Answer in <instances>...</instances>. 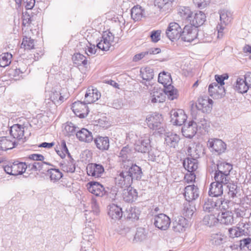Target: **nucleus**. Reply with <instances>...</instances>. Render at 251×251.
<instances>
[{
  "instance_id": "obj_1",
  "label": "nucleus",
  "mask_w": 251,
  "mask_h": 251,
  "mask_svg": "<svg viewBox=\"0 0 251 251\" xmlns=\"http://www.w3.org/2000/svg\"><path fill=\"white\" fill-rule=\"evenodd\" d=\"M142 171L140 167L134 164L131 166L124 164L122 170L118 172L115 178L117 185L121 188L131 185L133 179H140L142 176Z\"/></svg>"
},
{
  "instance_id": "obj_2",
  "label": "nucleus",
  "mask_w": 251,
  "mask_h": 251,
  "mask_svg": "<svg viewBox=\"0 0 251 251\" xmlns=\"http://www.w3.org/2000/svg\"><path fill=\"white\" fill-rule=\"evenodd\" d=\"M85 215L86 220L89 221L86 223L85 227L82 232L81 247L90 248L95 242V225L91 222L92 218L89 217L87 213H85Z\"/></svg>"
},
{
  "instance_id": "obj_3",
  "label": "nucleus",
  "mask_w": 251,
  "mask_h": 251,
  "mask_svg": "<svg viewBox=\"0 0 251 251\" xmlns=\"http://www.w3.org/2000/svg\"><path fill=\"white\" fill-rule=\"evenodd\" d=\"M68 98V94L65 89H60L54 88L50 90V87L47 85L45 90V100H50L55 105L62 103Z\"/></svg>"
},
{
  "instance_id": "obj_4",
  "label": "nucleus",
  "mask_w": 251,
  "mask_h": 251,
  "mask_svg": "<svg viewBox=\"0 0 251 251\" xmlns=\"http://www.w3.org/2000/svg\"><path fill=\"white\" fill-rule=\"evenodd\" d=\"M114 35L109 30L103 32L100 40L97 43V47L100 50L107 51L116 43Z\"/></svg>"
},
{
  "instance_id": "obj_5",
  "label": "nucleus",
  "mask_w": 251,
  "mask_h": 251,
  "mask_svg": "<svg viewBox=\"0 0 251 251\" xmlns=\"http://www.w3.org/2000/svg\"><path fill=\"white\" fill-rule=\"evenodd\" d=\"M26 168L27 165L25 163L16 160L5 165L4 167V170L7 174L17 176L23 174Z\"/></svg>"
},
{
  "instance_id": "obj_6",
  "label": "nucleus",
  "mask_w": 251,
  "mask_h": 251,
  "mask_svg": "<svg viewBox=\"0 0 251 251\" xmlns=\"http://www.w3.org/2000/svg\"><path fill=\"white\" fill-rule=\"evenodd\" d=\"M220 24L217 26L218 30V38H222L223 36V31L227 25L231 21L232 19V13L226 9H222L219 12Z\"/></svg>"
},
{
  "instance_id": "obj_7",
  "label": "nucleus",
  "mask_w": 251,
  "mask_h": 251,
  "mask_svg": "<svg viewBox=\"0 0 251 251\" xmlns=\"http://www.w3.org/2000/svg\"><path fill=\"white\" fill-rule=\"evenodd\" d=\"M201 122H202L201 125L200 124L197 125L193 121H191L188 123L184 124L181 129L183 135L188 138H192L197 133L198 127L201 128V126H202V127L204 128V125L206 124V122L204 120L201 121Z\"/></svg>"
},
{
  "instance_id": "obj_8",
  "label": "nucleus",
  "mask_w": 251,
  "mask_h": 251,
  "mask_svg": "<svg viewBox=\"0 0 251 251\" xmlns=\"http://www.w3.org/2000/svg\"><path fill=\"white\" fill-rule=\"evenodd\" d=\"M151 148V140L148 134L141 136L134 143L135 150L139 152L146 153L149 151Z\"/></svg>"
},
{
  "instance_id": "obj_9",
  "label": "nucleus",
  "mask_w": 251,
  "mask_h": 251,
  "mask_svg": "<svg viewBox=\"0 0 251 251\" xmlns=\"http://www.w3.org/2000/svg\"><path fill=\"white\" fill-rule=\"evenodd\" d=\"M198 35V29L196 27L188 25L183 28L181 37L183 41L191 42L197 38Z\"/></svg>"
},
{
  "instance_id": "obj_10",
  "label": "nucleus",
  "mask_w": 251,
  "mask_h": 251,
  "mask_svg": "<svg viewBox=\"0 0 251 251\" xmlns=\"http://www.w3.org/2000/svg\"><path fill=\"white\" fill-rule=\"evenodd\" d=\"M181 33V27L176 22L170 23L166 30L167 37L171 41L179 38Z\"/></svg>"
},
{
  "instance_id": "obj_11",
  "label": "nucleus",
  "mask_w": 251,
  "mask_h": 251,
  "mask_svg": "<svg viewBox=\"0 0 251 251\" xmlns=\"http://www.w3.org/2000/svg\"><path fill=\"white\" fill-rule=\"evenodd\" d=\"M135 152L133 151L128 146L124 147L119 153V157L123 162L122 166L124 164L131 166L133 165L132 163V159L135 157Z\"/></svg>"
},
{
  "instance_id": "obj_12",
  "label": "nucleus",
  "mask_w": 251,
  "mask_h": 251,
  "mask_svg": "<svg viewBox=\"0 0 251 251\" xmlns=\"http://www.w3.org/2000/svg\"><path fill=\"white\" fill-rule=\"evenodd\" d=\"M170 113L171 121L174 125L181 126L187 120V116L182 109H173Z\"/></svg>"
},
{
  "instance_id": "obj_13",
  "label": "nucleus",
  "mask_w": 251,
  "mask_h": 251,
  "mask_svg": "<svg viewBox=\"0 0 251 251\" xmlns=\"http://www.w3.org/2000/svg\"><path fill=\"white\" fill-rule=\"evenodd\" d=\"M87 104L84 102L75 101L73 103L72 110L76 116L81 118H84L87 115L89 112Z\"/></svg>"
},
{
  "instance_id": "obj_14",
  "label": "nucleus",
  "mask_w": 251,
  "mask_h": 251,
  "mask_svg": "<svg viewBox=\"0 0 251 251\" xmlns=\"http://www.w3.org/2000/svg\"><path fill=\"white\" fill-rule=\"evenodd\" d=\"M170 223V219L164 214H160L154 217V224L156 227L161 230L167 229Z\"/></svg>"
},
{
  "instance_id": "obj_15",
  "label": "nucleus",
  "mask_w": 251,
  "mask_h": 251,
  "mask_svg": "<svg viewBox=\"0 0 251 251\" xmlns=\"http://www.w3.org/2000/svg\"><path fill=\"white\" fill-rule=\"evenodd\" d=\"M208 91L210 95L214 99L221 98L225 94L224 87L219 85L216 82H213L209 85Z\"/></svg>"
},
{
  "instance_id": "obj_16",
  "label": "nucleus",
  "mask_w": 251,
  "mask_h": 251,
  "mask_svg": "<svg viewBox=\"0 0 251 251\" xmlns=\"http://www.w3.org/2000/svg\"><path fill=\"white\" fill-rule=\"evenodd\" d=\"M213 100L207 97L200 98L196 103V107L203 112H210L212 109Z\"/></svg>"
},
{
  "instance_id": "obj_17",
  "label": "nucleus",
  "mask_w": 251,
  "mask_h": 251,
  "mask_svg": "<svg viewBox=\"0 0 251 251\" xmlns=\"http://www.w3.org/2000/svg\"><path fill=\"white\" fill-rule=\"evenodd\" d=\"M162 121L161 115L156 113L148 115L146 119L148 126L152 129L158 128L161 124Z\"/></svg>"
},
{
  "instance_id": "obj_18",
  "label": "nucleus",
  "mask_w": 251,
  "mask_h": 251,
  "mask_svg": "<svg viewBox=\"0 0 251 251\" xmlns=\"http://www.w3.org/2000/svg\"><path fill=\"white\" fill-rule=\"evenodd\" d=\"M101 97L100 93L93 87L88 88L85 95L84 102L87 104L92 103L98 100Z\"/></svg>"
},
{
  "instance_id": "obj_19",
  "label": "nucleus",
  "mask_w": 251,
  "mask_h": 251,
  "mask_svg": "<svg viewBox=\"0 0 251 251\" xmlns=\"http://www.w3.org/2000/svg\"><path fill=\"white\" fill-rule=\"evenodd\" d=\"M206 20L205 14L201 11H196L195 13H192L191 18L190 19L189 23L190 25L193 26L198 27L202 25Z\"/></svg>"
},
{
  "instance_id": "obj_20",
  "label": "nucleus",
  "mask_w": 251,
  "mask_h": 251,
  "mask_svg": "<svg viewBox=\"0 0 251 251\" xmlns=\"http://www.w3.org/2000/svg\"><path fill=\"white\" fill-rule=\"evenodd\" d=\"M163 89L154 87L151 91L150 100L152 103H161L165 100Z\"/></svg>"
},
{
  "instance_id": "obj_21",
  "label": "nucleus",
  "mask_w": 251,
  "mask_h": 251,
  "mask_svg": "<svg viewBox=\"0 0 251 251\" xmlns=\"http://www.w3.org/2000/svg\"><path fill=\"white\" fill-rule=\"evenodd\" d=\"M86 170L89 176L95 177H101L104 171L101 165L96 163L89 164L86 167Z\"/></svg>"
},
{
  "instance_id": "obj_22",
  "label": "nucleus",
  "mask_w": 251,
  "mask_h": 251,
  "mask_svg": "<svg viewBox=\"0 0 251 251\" xmlns=\"http://www.w3.org/2000/svg\"><path fill=\"white\" fill-rule=\"evenodd\" d=\"M188 226L187 220L182 216L178 217L173 223V229L176 232L181 233L184 232Z\"/></svg>"
},
{
  "instance_id": "obj_23",
  "label": "nucleus",
  "mask_w": 251,
  "mask_h": 251,
  "mask_svg": "<svg viewBox=\"0 0 251 251\" xmlns=\"http://www.w3.org/2000/svg\"><path fill=\"white\" fill-rule=\"evenodd\" d=\"M89 192L98 197H102L105 193L103 186L97 182H90L87 184Z\"/></svg>"
},
{
  "instance_id": "obj_24",
  "label": "nucleus",
  "mask_w": 251,
  "mask_h": 251,
  "mask_svg": "<svg viewBox=\"0 0 251 251\" xmlns=\"http://www.w3.org/2000/svg\"><path fill=\"white\" fill-rule=\"evenodd\" d=\"M210 148L218 153L224 152L226 149V144L218 139H211L208 142Z\"/></svg>"
},
{
  "instance_id": "obj_25",
  "label": "nucleus",
  "mask_w": 251,
  "mask_h": 251,
  "mask_svg": "<svg viewBox=\"0 0 251 251\" xmlns=\"http://www.w3.org/2000/svg\"><path fill=\"white\" fill-rule=\"evenodd\" d=\"M184 197L186 202H190L196 199L199 196L198 188L194 185H188L185 188Z\"/></svg>"
},
{
  "instance_id": "obj_26",
  "label": "nucleus",
  "mask_w": 251,
  "mask_h": 251,
  "mask_svg": "<svg viewBox=\"0 0 251 251\" xmlns=\"http://www.w3.org/2000/svg\"><path fill=\"white\" fill-rule=\"evenodd\" d=\"M25 126L19 124H14L10 130V135L18 140L23 139L24 137Z\"/></svg>"
},
{
  "instance_id": "obj_27",
  "label": "nucleus",
  "mask_w": 251,
  "mask_h": 251,
  "mask_svg": "<svg viewBox=\"0 0 251 251\" xmlns=\"http://www.w3.org/2000/svg\"><path fill=\"white\" fill-rule=\"evenodd\" d=\"M218 220L220 223L226 225H232L234 223L233 214L230 211H222L218 213Z\"/></svg>"
},
{
  "instance_id": "obj_28",
  "label": "nucleus",
  "mask_w": 251,
  "mask_h": 251,
  "mask_svg": "<svg viewBox=\"0 0 251 251\" xmlns=\"http://www.w3.org/2000/svg\"><path fill=\"white\" fill-rule=\"evenodd\" d=\"M242 225H243V226L244 227L245 226V224L242 222H240L237 226L228 228V234L229 237L231 238H234L245 235L246 232L245 229L241 227Z\"/></svg>"
},
{
  "instance_id": "obj_29",
  "label": "nucleus",
  "mask_w": 251,
  "mask_h": 251,
  "mask_svg": "<svg viewBox=\"0 0 251 251\" xmlns=\"http://www.w3.org/2000/svg\"><path fill=\"white\" fill-rule=\"evenodd\" d=\"M60 167L63 171L73 173L75 170V160L71 156H69L68 159L63 160L60 163Z\"/></svg>"
},
{
  "instance_id": "obj_30",
  "label": "nucleus",
  "mask_w": 251,
  "mask_h": 251,
  "mask_svg": "<svg viewBox=\"0 0 251 251\" xmlns=\"http://www.w3.org/2000/svg\"><path fill=\"white\" fill-rule=\"evenodd\" d=\"M130 186L125 187L123 192V199L127 202L134 201L138 196L136 190Z\"/></svg>"
},
{
  "instance_id": "obj_31",
  "label": "nucleus",
  "mask_w": 251,
  "mask_h": 251,
  "mask_svg": "<svg viewBox=\"0 0 251 251\" xmlns=\"http://www.w3.org/2000/svg\"><path fill=\"white\" fill-rule=\"evenodd\" d=\"M76 136L80 141L85 143H90L93 139L92 132L85 128L77 131L76 132Z\"/></svg>"
},
{
  "instance_id": "obj_32",
  "label": "nucleus",
  "mask_w": 251,
  "mask_h": 251,
  "mask_svg": "<svg viewBox=\"0 0 251 251\" xmlns=\"http://www.w3.org/2000/svg\"><path fill=\"white\" fill-rule=\"evenodd\" d=\"M180 140L179 136L174 133H167L165 138L164 144L168 148H175Z\"/></svg>"
},
{
  "instance_id": "obj_33",
  "label": "nucleus",
  "mask_w": 251,
  "mask_h": 251,
  "mask_svg": "<svg viewBox=\"0 0 251 251\" xmlns=\"http://www.w3.org/2000/svg\"><path fill=\"white\" fill-rule=\"evenodd\" d=\"M108 210V214L112 219L119 220L122 217V208L116 204L109 205Z\"/></svg>"
},
{
  "instance_id": "obj_34",
  "label": "nucleus",
  "mask_w": 251,
  "mask_h": 251,
  "mask_svg": "<svg viewBox=\"0 0 251 251\" xmlns=\"http://www.w3.org/2000/svg\"><path fill=\"white\" fill-rule=\"evenodd\" d=\"M234 89L236 91L240 93H246L249 89L245 77H238L236 79Z\"/></svg>"
},
{
  "instance_id": "obj_35",
  "label": "nucleus",
  "mask_w": 251,
  "mask_h": 251,
  "mask_svg": "<svg viewBox=\"0 0 251 251\" xmlns=\"http://www.w3.org/2000/svg\"><path fill=\"white\" fill-rule=\"evenodd\" d=\"M145 9L139 5L134 6L131 9V16L134 21H139L145 16Z\"/></svg>"
},
{
  "instance_id": "obj_36",
  "label": "nucleus",
  "mask_w": 251,
  "mask_h": 251,
  "mask_svg": "<svg viewBox=\"0 0 251 251\" xmlns=\"http://www.w3.org/2000/svg\"><path fill=\"white\" fill-rule=\"evenodd\" d=\"M94 141L97 148L100 150L105 151L109 149V141L107 137L98 136Z\"/></svg>"
},
{
  "instance_id": "obj_37",
  "label": "nucleus",
  "mask_w": 251,
  "mask_h": 251,
  "mask_svg": "<svg viewBox=\"0 0 251 251\" xmlns=\"http://www.w3.org/2000/svg\"><path fill=\"white\" fill-rule=\"evenodd\" d=\"M223 193V185L222 183L213 182L210 185L209 194L212 197H217Z\"/></svg>"
},
{
  "instance_id": "obj_38",
  "label": "nucleus",
  "mask_w": 251,
  "mask_h": 251,
  "mask_svg": "<svg viewBox=\"0 0 251 251\" xmlns=\"http://www.w3.org/2000/svg\"><path fill=\"white\" fill-rule=\"evenodd\" d=\"M226 239L225 234L219 232L212 234L210 236V242L214 246H219L224 243Z\"/></svg>"
},
{
  "instance_id": "obj_39",
  "label": "nucleus",
  "mask_w": 251,
  "mask_h": 251,
  "mask_svg": "<svg viewBox=\"0 0 251 251\" xmlns=\"http://www.w3.org/2000/svg\"><path fill=\"white\" fill-rule=\"evenodd\" d=\"M184 168L189 173H192L198 169V161L194 158H187L183 162Z\"/></svg>"
},
{
  "instance_id": "obj_40",
  "label": "nucleus",
  "mask_w": 251,
  "mask_h": 251,
  "mask_svg": "<svg viewBox=\"0 0 251 251\" xmlns=\"http://www.w3.org/2000/svg\"><path fill=\"white\" fill-rule=\"evenodd\" d=\"M16 145L15 141H12L6 137L0 138V151H7L14 148Z\"/></svg>"
},
{
  "instance_id": "obj_41",
  "label": "nucleus",
  "mask_w": 251,
  "mask_h": 251,
  "mask_svg": "<svg viewBox=\"0 0 251 251\" xmlns=\"http://www.w3.org/2000/svg\"><path fill=\"white\" fill-rule=\"evenodd\" d=\"M216 205V200L213 199H208L205 200L203 206V210L205 212H215L217 211V208Z\"/></svg>"
},
{
  "instance_id": "obj_42",
  "label": "nucleus",
  "mask_w": 251,
  "mask_h": 251,
  "mask_svg": "<svg viewBox=\"0 0 251 251\" xmlns=\"http://www.w3.org/2000/svg\"><path fill=\"white\" fill-rule=\"evenodd\" d=\"M196 211V208L194 205L190 202H186L183 204V208L182 211L184 216L191 218Z\"/></svg>"
},
{
  "instance_id": "obj_43",
  "label": "nucleus",
  "mask_w": 251,
  "mask_h": 251,
  "mask_svg": "<svg viewBox=\"0 0 251 251\" xmlns=\"http://www.w3.org/2000/svg\"><path fill=\"white\" fill-rule=\"evenodd\" d=\"M72 60L74 64L77 66H82L86 67L88 61L86 57L79 53L74 54L72 57Z\"/></svg>"
},
{
  "instance_id": "obj_44",
  "label": "nucleus",
  "mask_w": 251,
  "mask_h": 251,
  "mask_svg": "<svg viewBox=\"0 0 251 251\" xmlns=\"http://www.w3.org/2000/svg\"><path fill=\"white\" fill-rule=\"evenodd\" d=\"M217 171L220 173H223L229 175L230 171L232 169V165L224 161H219L217 164Z\"/></svg>"
},
{
  "instance_id": "obj_45",
  "label": "nucleus",
  "mask_w": 251,
  "mask_h": 251,
  "mask_svg": "<svg viewBox=\"0 0 251 251\" xmlns=\"http://www.w3.org/2000/svg\"><path fill=\"white\" fill-rule=\"evenodd\" d=\"M158 81L164 86V88L171 85L172 79L170 75L164 72L159 74Z\"/></svg>"
},
{
  "instance_id": "obj_46",
  "label": "nucleus",
  "mask_w": 251,
  "mask_h": 251,
  "mask_svg": "<svg viewBox=\"0 0 251 251\" xmlns=\"http://www.w3.org/2000/svg\"><path fill=\"white\" fill-rule=\"evenodd\" d=\"M192 13L189 7L182 6L179 8L177 13L181 19L186 20L189 22Z\"/></svg>"
},
{
  "instance_id": "obj_47",
  "label": "nucleus",
  "mask_w": 251,
  "mask_h": 251,
  "mask_svg": "<svg viewBox=\"0 0 251 251\" xmlns=\"http://www.w3.org/2000/svg\"><path fill=\"white\" fill-rule=\"evenodd\" d=\"M229 175L216 171L214 175L215 182L222 183V185L227 184L229 181Z\"/></svg>"
},
{
  "instance_id": "obj_48",
  "label": "nucleus",
  "mask_w": 251,
  "mask_h": 251,
  "mask_svg": "<svg viewBox=\"0 0 251 251\" xmlns=\"http://www.w3.org/2000/svg\"><path fill=\"white\" fill-rule=\"evenodd\" d=\"M27 67L25 65L22 67L21 65L18 68L12 70L11 75L15 80H19L23 78L24 74L26 71Z\"/></svg>"
},
{
  "instance_id": "obj_49",
  "label": "nucleus",
  "mask_w": 251,
  "mask_h": 251,
  "mask_svg": "<svg viewBox=\"0 0 251 251\" xmlns=\"http://www.w3.org/2000/svg\"><path fill=\"white\" fill-rule=\"evenodd\" d=\"M55 151L57 154L62 158H64L66 154H68V157L71 156L64 140H62L61 142V145L59 146V148L56 147Z\"/></svg>"
},
{
  "instance_id": "obj_50",
  "label": "nucleus",
  "mask_w": 251,
  "mask_h": 251,
  "mask_svg": "<svg viewBox=\"0 0 251 251\" xmlns=\"http://www.w3.org/2000/svg\"><path fill=\"white\" fill-rule=\"evenodd\" d=\"M48 175L50 176V180L53 182L58 181L63 176L62 173L56 169H51L48 171Z\"/></svg>"
},
{
  "instance_id": "obj_51",
  "label": "nucleus",
  "mask_w": 251,
  "mask_h": 251,
  "mask_svg": "<svg viewBox=\"0 0 251 251\" xmlns=\"http://www.w3.org/2000/svg\"><path fill=\"white\" fill-rule=\"evenodd\" d=\"M12 55L8 52H5L0 55V67H5L11 62Z\"/></svg>"
},
{
  "instance_id": "obj_52",
  "label": "nucleus",
  "mask_w": 251,
  "mask_h": 251,
  "mask_svg": "<svg viewBox=\"0 0 251 251\" xmlns=\"http://www.w3.org/2000/svg\"><path fill=\"white\" fill-rule=\"evenodd\" d=\"M230 201L225 199H216V205L217 208V211L221 210L222 211H228L229 208V204Z\"/></svg>"
},
{
  "instance_id": "obj_53",
  "label": "nucleus",
  "mask_w": 251,
  "mask_h": 251,
  "mask_svg": "<svg viewBox=\"0 0 251 251\" xmlns=\"http://www.w3.org/2000/svg\"><path fill=\"white\" fill-rule=\"evenodd\" d=\"M163 91L165 93V96L167 95L168 99L171 100L177 99L178 97L177 90L175 89L172 85L166 87Z\"/></svg>"
},
{
  "instance_id": "obj_54",
  "label": "nucleus",
  "mask_w": 251,
  "mask_h": 251,
  "mask_svg": "<svg viewBox=\"0 0 251 251\" xmlns=\"http://www.w3.org/2000/svg\"><path fill=\"white\" fill-rule=\"evenodd\" d=\"M76 127L72 123H66L64 126V133L68 136L76 134Z\"/></svg>"
},
{
  "instance_id": "obj_55",
  "label": "nucleus",
  "mask_w": 251,
  "mask_h": 251,
  "mask_svg": "<svg viewBox=\"0 0 251 251\" xmlns=\"http://www.w3.org/2000/svg\"><path fill=\"white\" fill-rule=\"evenodd\" d=\"M218 222V216L216 217L214 214L205 215L203 219V224L209 226H214Z\"/></svg>"
},
{
  "instance_id": "obj_56",
  "label": "nucleus",
  "mask_w": 251,
  "mask_h": 251,
  "mask_svg": "<svg viewBox=\"0 0 251 251\" xmlns=\"http://www.w3.org/2000/svg\"><path fill=\"white\" fill-rule=\"evenodd\" d=\"M34 47V42L30 37H24L21 44V48L25 50H30L33 49Z\"/></svg>"
},
{
  "instance_id": "obj_57",
  "label": "nucleus",
  "mask_w": 251,
  "mask_h": 251,
  "mask_svg": "<svg viewBox=\"0 0 251 251\" xmlns=\"http://www.w3.org/2000/svg\"><path fill=\"white\" fill-rule=\"evenodd\" d=\"M141 74L143 79L150 80L153 78V71L150 68L146 67L141 70Z\"/></svg>"
},
{
  "instance_id": "obj_58",
  "label": "nucleus",
  "mask_w": 251,
  "mask_h": 251,
  "mask_svg": "<svg viewBox=\"0 0 251 251\" xmlns=\"http://www.w3.org/2000/svg\"><path fill=\"white\" fill-rule=\"evenodd\" d=\"M227 187L228 189V194L229 196L232 198L236 197L238 192L237 185L234 183H229Z\"/></svg>"
},
{
  "instance_id": "obj_59",
  "label": "nucleus",
  "mask_w": 251,
  "mask_h": 251,
  "mask_svg": "<svg viewBox=\"0 0 251 251\" xmlns=\"http://www.w3.org/2000/svg\"><path fill=\"white\" fill-rule=\"evenodd\" d=\"M174 0H154V5L160 10L165 8L166 6L170 4Z\"/></svg>"
},
{
  "instance_id": "obj_60",
  "label": "nucleus",
  "mask_w": 251,
  "mask_h": 251,
  "mask_svg": "<svg viewBox=\"0 0 251 251\" xmlns=\"http://www.w3.org/2000/svg\"><path fill=\"white\" fill-rule=\"evenodd\" d=\"M127 218L131 220H137L139 218V214L138 210L134 207H130L127 210Z\"/></svg>"
},
{
  "instance_id": "obj_61",
  "label": "nucleus",
  "mask_w": 251,
  "mask_h": 251,
  "mask_svg": "<svg viewBox=\"0 0 251 251\" xmlns=\"http://www.w3.org/2000/svg\"><path fill=\"white\" fill-rule=\"evenodd\" d=\"M91 207L92 210L89 214L93 213L94 215H98L100 213V208L96 200L94 198H92L91 200Z\"/></svg>"
},
{
  "instance_id": "obj_62",
  "label": "nucleus",
  "mask_w": 251,
  "mask_h": 251,
  "mask_svg": "<svg viewBox=\"0 0 251 251\" xmlns=\"http://www.w3.org/2000/svg\"><path fill=\"white\" fill-rule=\"evenodd\" d=\"M98 50L100 49L97 47V45L95 46V45L89 44V46H87V48H86L85 52L88 55L90 56L95 54Z\"/></svg>"
},
{
  "instance_id": "obj_63",
  "label": "nucleus",
  "mask_w": 251,
  "mask_h": 251,
  "mask_svg": "<svg viewBox=\"0 0 251 251\" xmlns=\"http://www.w3.org/2000/svg\"><path fill=\"white\" fill-rule=\"evenodd\" d=\"M146 238V235L144 234V231L142 229H139L136 232L134 240L136 241H142Z\"/></svg>"
},
{
  "instance_id": "obj_64",
  "label": "nucleus",
  "mask_w": 251,
  "mask_h": 251,
  "mask_svg": "<svg viewBox=\"0 0 251 251\" xmlns=\"http://www.w3.org/2000/svg\"><path fill=\"white\" fill-rule=\"evenodd\" d=\"M194 4L200 8L206 7L210 2V0H193Z\"/></svg>"
}]
</instances>
